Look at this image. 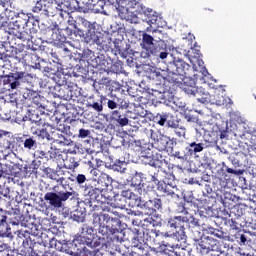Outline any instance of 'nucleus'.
I'll return each mask as SVG.
<instances>
[{"label": "nucleus", "mask_w": 256, "mask_h": 256, "mask_svg": "<svg viewBox=\"0 0 256 256\" xmlns=\"http://www.w3.org/2000/svg\"><path fill=\"white\" fill-rule=\"evenodd\" d=\"M93 225L97 228L98 234L102 239H109V235H115L121 231V220L113 218L104 212H94L92 214Z\"/></svg>", "instance_id": "nucleus-1"}, {"label": "nucleus", "mask_w": 256, "mask_h": 256, "mask_svg": "<svg viewBox=\"0 0 256 256\" xmlns=\"http://www.w3.org/2000/svg\"><path fill=\"white\" fill-rule=\"evenodd\" d=\"M55 189L56 192H47L44 195V201L48 203L49 207L61 209L63 208V203H65V201H69V199L75 197L73 188L68 189L65 185H56Z\"/></svg>", "instance_id": "nucleus-2"}, {"label": "nucleus", "mask_w": 256, "mask_h": 256, "mask_svg": "<svg viewBox=\"0 0 256 256\" xmlns=\"http://www.w3.org/2000/svg\"><path fill=\"white\" fill-rule=\"evenodd\" d=\"M109 185H111V177L107 174H101L98 179L92 181L91 190H89L88 195H90L91 199L99 201L100 197H107Z\"/></svg>", "instance_id": "nucleus-3"}, {"label": "nucleus", "mask_w": 256, "mask_h": 256, "mask_svg": "<svg viewBox=\"0 0 256 256\" xmlns=\"http://www.w3.org/2000/svg\"><path fill=\"white\" fill-rule=\"evenodd\" d=\"M158 225H164L168 229H171L173 233H179L181 231V239H185V223L183 216H168L161 219Z\"/></svg>", "instance_id": "nucleus-4"}, {"label": "nucleus", "mask_w": 256, "mask_h": 256, "mask_svg": "<svg viewBox=\"0 0 256 256\" xmlns=\"http://www.w3.org/2000/svg\"><path fill=\"white\" fill-rule=\"evenodd\" d=\"M55 91H57V96L59 99H63L64 101L73 100V91L71 87H69V83L67 82V78L65 75L61 74L56 78Z\"/></svg>", "instance_id": "nucleus-5"}, {"label": "nucleus", "mask_w": 256, "mask_h": 256, "mask_svg": "<svg viewBox=\"0 0 256 256\" xmlns=\"http://www.w3.org/2000/svg\"><path fill=\"white\" fill-rule=\"evenodd\" d=\"M22 29L21 31V29L12 27V33L16 39H20L24 43L26 41L28 49H31L33 47V38L37 35V28L35 26H28Z\"/></svg>", "instance_id": "nucleus-6"}, {"label": "nucleus", "mask_w": 256, "mask_h": 256, "mask_svg": "<svg viewBox=\"0 0 256 256\" xmlns=\"http://www.w3.org/2000/svg\"><path fill=\"white\" fill-rule=\"evenodd\" d=\"M101 239L103 236H99V239L88 238L87 236H79L78 241L84 246L81 251L84 256H95L97 253V247H101Z\"/></svg>", "instance_id": "nucleus-7"}, {"label": "nucleus", "mask_w": 256, "mask_h": 256, "mask_svg": "<svg viewBox=\"0 0 256 256\" xmlns=\"http://www.w3.org/2000/svg\"><path fill=\"white\" fill-rule=\"evenodd\" d=\"M140 47L144 49V51H146L141 53V57H143L144 59H149L152 52L157 47L155 45V38H153V36L149 35L147 32H144L142 34V41L140 43Z\"/></svg>", "instance_id": "nucleus-8"}, {"label": "nucleus", "mask_w": 256, "mask_h": 256, "mask_svg": "<svg viewBox=\"0 0 256 256\" xmlns=\"http://www.w3.org/2000/svg\"><path fill=\"white\" fill-rule=\"evenodd\" d=\"M11 89H17L23 83H31L33 81V74L16 70L15 73H10Z\"/></svg>", "instance_id": "nucleus-9"}, {"label": "nucleus", "mask_w": 256, "mask_h": 256, "mask_svg": "<svg viewBox=\"0 0 256 256\" xmlns=\"http://www.w3.org/2000/svg\"><path fill=\"white\" fill-rule=\"evenodd\" d=\"M189 69H191V65L180 58H174L173 62L168 66V71H176L185 77H191V74L188 73Z\"/></svg>", "instance_id": "nucleus-10"}, {"label": "nucleus", "mask_w": 256, "mask_h": 256, "mask_svg": "<svg viewBox=\"0 0 256 256\" xmlns=\"http://www.w3.org/2000/svg\"><path fill=\"white\" fill-rule=\"evenodd\" d=\"M8 219L9 212L0 207V237H13L11 226L7 222Z\"/></svg>", "instance_id": "nucleus-11"}, {"label": "nucleus", "mask_w": 256, "mask_h": 256, "mask_svg": "<svg viewBox=\"0 0 256 256\" xmlns=\"http://www.w3.org/2000/svg\"><path fill=\"white\" fill-rule=\"evenodd\" d=\"M163 208V202L159 198H154L153 200H148L144 202L141 206L144 215H154L157 211Z\"/></svg>", "instance_id": "nucleus-12"}, {"label": "nucleus", "mask_w": 256, "mask_h": 256, "mask_svg": "<svg viewBox=\"0 0 256 256\" xmlns=\"http://www.w3.org/2000/svg\"><path fill=\"white\" fill-rule=\"evenodd\" d=\"M188 56L190 57L191 63H195V65H198V67L201 68L202 75H209V71L204 67L205 62H203L201 50L191 48V51L188 52Z\"/></svg>", "instance_id": "nucleus-13"}, {"label": "nucleus", "mask_w": 256, "mask_h": 256, "mask_svg": "<svg viewBox=\"0 0 256 256\" xmlns=\"http://www.w3.org/2000/svg\"><path fill=\"white\" fill-rule=\"evenodd\" d=\"M51 5H53V0H37L35 6L32 8V12L49 17V7Z\"/></svg>", "instance_id": "nucleus-14"}, {"label": "nucleus", "mask_w": 256, "mask_h": 256, "mask_svg": "<svg viewBox=\"0 0 256 256\" xmlns=\"http://www.w3.org/2000/svg\"><path fill=\"white\" fill-rule=\"evenodd\" d=\"M67 173L69 172L63 170V167L60 165H57L56 172L50 175V179L56 181V183H58L57 185H64V187H67V189H71V187L65 183V175H67Z\"/></svg>", "instance_id": "nucleus-15"}, {"label": "nucleus", "mask_w": 256, "mask_h": 256, "mask_svg": "<svg viewBox=\"0 0 256 256\" xmlns=\"http://www.w3.org/2000/svg\"><path fill=\"white\" fill-rule=\"evenodd\" d=\"M13 25L16 29H25L26 27H33L34 24L31 22L29 14L21 12L18 13Z\"/></svg>", "instance_id": "nucleus-16"}, {"label": "nucleus", "mask_w": 256, "mask_h": 256, "mask_svg": "<svg viewBox=\"0 0 256 256\" xmlns=\"http://www.w3.org/2000/svg\"><path fill=\"white\" fill-rule=\"evenodd\" d=\"M166 81L173 83L174 85H183L184 81L187 79V76L181 74L180 72L168 70V74L165 77Z\"/></svg>", "instance_id": "nucleus-17"}, {"label": "nucleus", "mask_w": 256, "mask_h": 256, "mask_svg": "<svg viewBox=\"0 0 256 256\" xmlns=\"http://www.w3.org/2000/svg\"><path fill=\"white\" fill-rule=\"evenodd\" d=\"M208 245L210 246V251H213V256H227V253L223 250V246L217 239L208 236Z\"/></svg>", "instance_id": "nucleus-18"}, {"label": "nucleus", "mask_w": 256, "mask_h": 256, "mask_svg": "<svg viewBox=\"0 0 256 256\" xmlns=\"http://www.w3.org/2000/svg\"><path fill=\"white\" fill-rule=\"evenodd\" d=\"M123 195L126 197L129 207H142L143 202H141V198L131 190L124 191Z\"/></svg>", "instance_id": "nucleus-19"}, {"label": "nucleus", "mask_w": 256, "mask_h": 256, "mask_svg": "<svg viewBox=\"0 0 256 256\" xmlns=\"http://www.w3.org/2000/svg\"><path fill=\"white\" fill-rule=\"evenodd\" d=\"M123 195L126 197L129 207H142L143 202H141V198L131 190L124 191Z\"/></svg>", "instance_id": "nucleus-20"}, {"label": "nucleus", "mask_w": 256, "mask_h": 256, "mask_svg": "<svg viewBox=\"0 0 256 256\" xmlns=\"http://www.w3.org/2000/svg\"><path fill=\"white\" fill-rule=\"evenodd\" d=\"M16 59L18 61H24L27 65H30V67H37V61H39V56L33 52H28L25 54H21L20 56H16Z\"/></svg>", "instance_id": "nucleus-21"}, {"label": "nucleus", "mask_w": 256, "mask_h": 256, "mask_svg": "<svg viewBox=\"0 0 256 256\" xmlns=\"http://www.w3.org/2000/svg\"><path fill=\"white\" fill-rule=\"evenodd\" d=\"M110 119L120 127H127V125H129V118H127V115L121 114L119 110L112 111Z\"/></svg>", "instance_id": "nucleus-22"}, {"label": "nucleus", "mask_w": 256, "mask_h": 256, "mask_svg": "<svg viewBox=\"0 0 256 256\" xmlns=\"http://www.w3.org/2000/svg\"><path fill=\"white\" fill-rule=\"evenodd\" d=\"M181 85V89L184 91V93H186V95H195L197 86H195V79L191 78V76L186 77L184 83Z\"/></svg>", "instance_id": "nucleus-23"}, {"label": "nucleus", "mask_w": 256, "mask_h": 256, "mask_svg": "<svg viewBox=\"0 0 256 256\" xmlns=\"http://www.w3.org/2000/svg\"><path fill=\"white\" fill-rule=\"evenodd\" d=\"M103 105H107V96L100 95L97 101H88V107L101 113L103 111Z\"/></svg>", "instance_id": "nucleus-24"}, {"label": "nucleus", "mask_w": 256, "mask_h": 256, "mask_svg": "<svg viewBox=\"0 0 256 256\" xmlns=\"http://www.w3.org/2000/svg\"><path fill=\"white\" fill-rule=\"evenodd\" d=\"M18 241L22 242L24 249H31V233L25 230H18Z\"/></svg>", "instance_id": "nucleus-25"}, {"label": "nucleus", "mask_w": 256, "mask_h": 256, "mask_svg": "<svg viewBox=\"0 0 256 256\" xmlns=\"http://www.w3.org/2000/svg\"><path fill=\"white\" fill-rule=\"evenodd\" d=\"M100 205L102 213H113L112 207L113 203L109 202V195L106 194V197H99V200H96Z\"/></svg>", "instance_id": "nucleus-26"}, {"label": "nucleus", "mask_w": 256, "mask_h": 256, "mask_svg": "<svg viewBox=\"0 0 256 256\" xmlns=\"http://www.w3.org/2000/svg\"><path fill=\"white\" fill-rule=\"evenodd\" d=\"M194 97L197 98L199 103H209L210 95L207 90L203 87H196V91L194 92Z\"/></svg>", "instance_id": "nucleus-27"}, {"label": "nucleus", "mask_w": 256, "mask_h": 256, "mask_svg": "<svg viewBox=\"0 0 256 256\" xmlns=\"http://www.w3.org/2000/svg\"><path fill=\"white\" fill-rule=\"evenodd\" d=\"M163 151H158V152H152L151 154V159L149 165L151 167H161L163 163H165V160L163 159Z\"/></svg>", "instance_id": "nucleus-28"}, {"label": "nucleus", "mask_w": 256, "mask_h": 256, "mask_svg": "<svg viewBox=\"0 0 256 256\" xmlns=\"http://www.w3.org/2000/svg\"><path fill=\"white\" fill-rule=\"evenodd\" d=\"M212 185L214 191L223 193L227 188V181L223 180L221 177L212 176Z\"/></svg>", "instance_id": "nucleus-29"}, {"label": "nucleus", "mask_w": 256, "mask_h": 256, "mask_svg": "<svg viewBox=\"0 0 256 256\" xmlns=\"http://www.w3.org/2000/svg\"><path fill=\"white\" fill-rule=\"evenodd\" d=\"M157 168L158 167L149 165L145 169L144 175L150 177V181H152V183H159V170H157Z\"/></svg>", "instance_id": "nucleus-30"}, {"label": "nucleus", "mask_w": 256, "mask_h": 256, "mask_svg": "<svg viewBox=\"0 0 256 256\" xmlns=\"http://www.w3.org/2000/svg\"><path fill=\"white\" fill-rule=\"evenodd\" d=\"M114 47L116 51H118L119 55H122V57L125 58L127 55H129V47L124 41L115 40Z\"/></svg>", "instance_id": "nucleus-31"}, {"label": "nucleus", "mask_w": 256, "mask_h": 256, "mask_svg": "<svg viewBox=\"0 0 256 256\" xmlns=\"http://www.w3.org/2000/svg\"><path fill=\"white\" fill-rule=\"evenodd\" d=\"M11 74L0 76V93L11 91Z\"/></svg>", "instance_id": "nucleus-32"}, {"label": "nucleus", "mask_w": 256, "mask_h": 256, "mask_svg": "<svg viewBox=\"0 0 256 256\" xmlns=\"http://www.w3.org/2000/svg\"><path fill=\"white\" fill-rule=\"evenodd\" d=\"M205 149V144L192 142L189 144V147H186V151H188L189 157H193L196 153H201Z\"/></svg>", "instance_id": "nucleus-33"}, {"label": "nucleus", "mask_w": 256, "mask_h": 256, "mask_svg": "<svg viewBox=\"0 0 256 256\" xmlns=\"http://www.w3.org/2000/svg\"><path fill=\"white\" fill-rule=\"evenodd\" d=\"M142 15H145L147 17V23H149L150 25H157V20L159 19V16L157 15V12L153 11V9L147 8Z\"/></svg>", "instance_id": "nucleus-34"}, {"label": "nucleus", "mask_w": 256, "mask_h": 256, "mask_svg": "<svg viewBox=\"0 0 256 256\" xmlns=\"http://www.w3.org/2000/svg\"><path fill=\"white\" fill-rule=\"evenodd\" d=\"M119 17L123 21H129L130 23H139V17H137V14H134L129 10L119 13Z\"/></svg>", "instance_id": "nucleus-35"}, {"label": "nucleus", "mask_w": 256, "mask_h": 256, "mask_svg": "<svg viewBox=\"0 0 256 256\" xmlns=\"http://www.w3.org/2000/svg\"><path fill=\"white\" fill-rule=\"evenodd\" d=\"M102 83L106 87H109L111 93H113V91H121V84L117 81L109 80V78H102Z\"/></svg>", "instance_id": "nucleus-36"}, {"label": "nucleus", "mask_w": 256, "mask_h": 256, "mask_svg": "<svg viewBox=\"0 0 256 256\" xmlns=\"http://www.w3.org/2000/svg\"><path fill=\"white\" fill-rule=\"evenodd\" d=\"M197 251H200L202 255H205L211 251V248L209 246V238L208 236L204 237L200 240L197 246Z\"/></svg>", "instance_id": "nucleus-37"}, {"label": "nucleus", "mask_w": 256, "mask_h": 256, "mask_svg": "<svg viewBox=\"0 0 256 256\" xmlns=\"http://www.w3.org/2000/svg\"><path fill=\"white\" fill-rule=\"evenodd\" d=\"M20 139L22 143H24V149H28V151H31V149H35V147H37V140L33 137L24 135Z\"/></svg>", "instance_id": "nucleus-38"}, {"label": "nucleus", "mask_w": 256, "mask_h": 256, "mask_svg": "<svg viewBox=\"0 0 256 256\" xmlns=\"http://www.w3.org/2000/svg\"><path fill=\"white\" fill-rule=\"evenodd\" d=\"M61 153V149L53 148V146H50L48 149V161L50 159H53V161H59L60 159H63V155Z\"/></svg>", "instance_id": "nucleus-39"}, {"label": "nucleus", "mask_w": 256, "mask_h": 256, "mask_svg": "<svg viewBox=\"0 0 256 256\" xmlns=\"http://www.w3.org/2000/svg\"><path fill=\"white\" fill-rule=\"evenodd\" d=\"M169 141L164 136L159 137L158 141L152 143V147L158 151H166Z\"/></svg>", "instance_id": "nucleus-40"}, {"label": "nucleus", "mask_w": 256, "mask_h": 256, "mask_svg": "<svg viewBox=\"0 0 256 256\" xmlns=\"http://www.w3.org/2000/svg\"><path fill=\"white\" fill-rule=\"evenodd\" d=\"M63 131L61 129H56V145H60L61 147H65V145H69V140L63 135Z\"/></svg>", "instance_id": "nucleus-41"}, {"label": "nucleus", "mask_w": 256, "mask_h": 256, "mask_svg": "<svg viewBox=\"0 0 256 256\" xmlns=\"http://www.w3.org/2000/svg\"><path fill=\"white\" fill-rule=\"evenodd\" d=\"M111 168L113 171H117L118 173H125V171H127V162L116 160Z\"/></svg>", "instance_id": "nucleus-42"}, {"label": "nucleus", "mask_w": 256, "mask_h": 256, "mask_svg": "<svg viewBox=\"0 0 256 256\" xmlns=\"http://www.w3.org/2000/svg\"><path fill=\"white\" fill-rule=\"evenodd\" d=\"M85 212L76 209L73 212H71V218L73 219V221H76L77 223H83V221H85Z\"/></svg>", "instance_id": "nucleus-43"}, {"label": "nucleus", "mask_w": 256, "mask_h": 256, "mask_svg": "<svg viewBox=\"0 0 256 256\" xmlns=\"http://www.w3.org/2000/svg\"><path fill=\"white\" fill-rule=\"evenodd\" d=\"M208 233H210V235H213L217 239H227V233L217 228L208 227Z\"/></svg>", "instance_id": "nucleus-44"}, {"label": "nucleus", "mask_w": 256, "mask_h": 256, "mask_svg": "<svg viewBox=\"0 0 256 256\" xmlns=\"http://www.w3.org/2000/svg\"><path fill=\"white\" fill-rule=\"evenodd\" d=\"M82 25L87 29L86 35H93L95 33V24L87 21L85 18H80Z\"/></svg>", "instance_id": "nucleus-45"}, {"label": "nucleus", "mask_w": 256, "mask_h": 256, "mask_svg": "<svg viewBox=\"0 0 256 256\" xmlns=\"http://www.w3.org/2000/svg\"><path fill=\"white\" fill-rule=\"evenodd\" d=\"M154 55V57H159L160 59H167V56L169 55V53H167V51H165L163 48H161L160 46H157L152 53L150 54Z\"/></svg>", "instance_id": "nucleus-46"}, {"label": "nucleus", "mask_w": 256, "mask_h": 256, "mask_svg": "<svg viewBox=\"0 0 256 256\" xmlns=\"http://www.w3.org/2000/svg\"><path fill=\"white\" fill-rule=\"evenodd\" d=\"M117 5L118 16L119 13H125L129 11V0H117Z\"/></svg>", "instance_id": "nucleus-47"}, {"label": "nucleus", "mask_w": 256, "mask_h": 256, "mask_svg": "<svg viewBox=\"0 0 256 256\" xmlns=\"http://www.w3.org/2000/svg\"><path fill=\"white\" fill-rule=\"evenodd\" d=\"M189 207H193V204H191L190 202H181L178 205L177 211L178 213H182V215H189Z\"/></svg>", "instance_id": "nucleus-48"}, {"label": "nucleus", "mask_w": 256, "mask_h": 256, "mask_svg": "<svg viewBox=\"0 0 256 256\" xmlns=\"http://www.w3.org/2000/svg\"><path fill=\"white\" fill-rule=\"evenodd\" d=\"M80 235L81 236H87V235H96L95 234V228H93L92 226H89L87 224H84L81 228H80Z\"/></svg>", "instance_id": "nucleus-49"}, {"label": "nucleus", "mask_w": 256, "mask_h": 256, "mask_svg": "<svg viewBox=\"0 0 256 256\" xmlns=\"http://www.w3.org/2000/svg\"><path fill=\"white\" fill-rule=\"evenodd\" d=\"M47 35L49 41L57 45V26H54L53 28H48Z\"/></svg>", "instance_id": "nucleus-50"}, {"label": "nucleus", "mask_w": 256, "mask_h": 256, "mask_svg": "<svg viewBox=\"0 0 256 256\" xmlns=\"http://www.w3.org/2000/svg\"><path fill=\"white\" fill-rule=\"evenodd\" d=\"M184 223H188L192 225V227H199V220L194 218L193 215L189 213V215L183 216Z\"/></svg>", "instance_id": "nucleus-51"}, {"label": "nucleus", "mask_w": 256, "mask_h": 256, "mask_svg": "<svg viewBox=\"0 0 256 256\" xmlns=\"http://www.w3.org/2000/svg\"><path fill=\"white\" fill-rule=\"evenodd\" d=\"M106 104L108 109H117L119 107V98L117 96H114L112 99L107 98Z\"/></svg>", "instance_id": "nucleus-52"}, {"label": "nucleus", "mask_w": 256, "mask_h": 256, "mask_svg": "<svg viewBox=\"0 0 256 256\" xmlns=\"http://www.w3.org/2000/svg\"><path fill=\"white\" fill-rule=\"evenodd\" d=\"M12 171H11V167L7 164H2L0 163V177H7L9 175H11Z\"/></svg>", "instance_id": "nucleus-53"}, {"label": "nucleus", "mask_w": 256, "mask_h": 256, "mask_svg": "<svg viewBox=\"0 0 256 256\" xmlns=\"http://www.w3.org/2000/svg\"><path fill=\"white\" fill-rule=\"evenodd\" d=\"M137 247H138V255L140 256H147L151 249V247L147 244H140V245L138 244Z\"/></svg>", "instance_id": "nucleus-54"}, {"label": "nucleus", "mask_w": 256, "mask_h": 256, "mask_svg": "<svg viewBox=\"0 0 256 256\" xmlns=\"http://www.w3.org/2000/svg\"><path fill=\"white\" fill-rule=\"evenodd\" d=\"M145 174L143 172H135L134 176L132 177L133 185H141L143 183V177Z\"/></svg>", "instance_id": "nucleus-55"}, {"label": "nucleus", "mask_w": 256, "mask_h": 256, "mask_svg": "<svg viewBox=\"0 0 256 256\" xmlns=\"http://www.w3.org/2000/svg\"><path fill=\"white\" fill-rule=\"evenodd\" d=\"M37 93V91L26 88L23 92V98L27 101H31L33 97H36Z\"/></svg>", "instance_id": "nucleus-56"}, {"label": "nucleus", "mask_w": 256, "mask_h": 256, "mask_svg": "<svg viewBox=\"0 0 256 256\" xmlns=\"http://www.w3.org/2000/svg\"><path fill=\"white\" fill-rule=\"evenodd\" d=\"M25 49H31L27 47V44H18V47L15 50V57H19L20 55H25V53H28L29 51H25Z\"/></svg>", "instance_id": "nucleus-57"}, {"label": "nucleus", "mask_w": 256, "mask_h": 256, "mask_svg": "<svg viewBox=\"0 0 256 256\" xmlns=\"http://www.w3.org/2000/svg\"><path fill=\"white\" fill-rule=\"evenodd\" d=\"M111 70L113 73L119 75V73H123V62L117 61L111 66Z\"/></svg>", "instance_id": "nucleus-58"}, {"label": "nucleus", "mask_w": 256, "mask_h": 256, "mask_svg": "<svg viewBox=\"0 0 256 256\" xmlns=\"http://www.w3.org/2000/svg\"><path fill=\"white\" fill-rule=\"evenodd\" d=\"M172 157H175L176 159H181L182 161L187 159L189 157V152L185 153V151H175L172 150Z\"/></svg>", "instance_id": "nucleus-59"}, {"label": "nucleus", "mask_w": 256, "mask_h": 256, "mask_svg": "<svg viewBox=\"0 0 256 256\" xmlns=\"http://www.w3.org/2000/svg\"><path fill=\"white\" fill-rule=\"evenodd\" d=\"M36 155L39 159H46V161H49V150L40 148L36 151Z\"/></svg>", "instance_id": "nucleus-60"}, {"label": "nucleus", "mask_w": 256, "mask_h": 256, "mask_svg": "<svg viewBox=\"0 0 256 256\" xmlns=\"http://www.w3.org/2000/svg\"><path fill=\"white\" fill-rule=\"evenodd\" d=\"M169 118L173 119V116H171V114H169V113L160 114V120H159L160 127H164L165 123H167Z\"/></svg>", "instance_id": "nucleus-61"}, {"label": "nucleus", "mask_w": 256, "mask_h": 256, "mask_svg": "<svg viewBox=\"0 0 256 256\" xmlns=\"http://www.w3.org/2000/svg\"><path fill=\"white\" fill-rule=\"evenodd\" d=\"M64 253H66V255H71V256H85V254H83V250H79V249L77 252H75L71 248H66L64 250Z\"/></svg>", "instance_id": "nucleus-62"}, {"label": "nucleus", "mask_w": 256, "mask_h": 256, "mask_svg": "<svg viewBox=\"0 0 256 256\" xmlns=\"http://www.w3.org/2000/svg\"><path fill=\"white\" fill-rule=\"evenodd\" d=\"M191 238L193 239V241H195V243H197L201 241V239H203V234L198 230H193L191 234Z\"/></svg>", "instance_id": "nucleus-63"}, {"label": "nucleus", "mask_w": 256, "mask_h": 256, "mask_svg": "<svg viewBox=\"0 0 256 256\" xmlns=\"http://www.w3.org/2000/svg\"><path fill=\"white\" fill-rule=\"evenodd\" d=\"M175 256H189V250L185 249V248H178L175 252H174Z\"/></svg>", "instance_id": "nucleus-64"}]
</instances>
